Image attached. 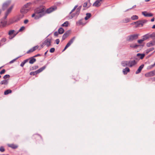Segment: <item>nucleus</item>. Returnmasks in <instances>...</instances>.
Wrapping results in <instances>:
<instances>
[{"mask_svg": "<svg viewBox=\"0 0 155 155\" xmlns=\"http://www.w3.org/2000/svg\"><path fill=\"white\" fill-rule=\"evenodd\" d=\"M28 61H29V58L28 59H26L24 60L23 61L24 62V63H25V64L26 63L28 62Z\"/></svg>", "mask_w": 155, "mask_h": 155, "instance_id": "4d7b16f0", "label": "nucleus"}, {"mask_svg": "<svg viewBox=\"0 0 155 155\" xmlns=\"http://www.w3.org/2000/svg\"><path fill=\"white\" fill-rule=\"evenodd\" d=\"M154 49V48H151L149 49H148L146 50V53L147 54H148L150 51H152Z\"/></svg>", "mask_w": 155, "mask_h": 155, "instance_id": "a878e982", "label": "nucleus"}, {"mask_svg": "<svg viewBox=\"0 0 155 155\" xmlns=\"http://www.w3.org/2000/svg\"><path fill=\"white\" fill-rule=\"evenodd\" d=\"M34 51V50L33 49H32V48H31L27 52V53L29 54L30 53Z\"/></svg>", "mask_w": 155, "mask_h": 155, "instance_id": "79ce46f5", "label": "nucleus"}, {"mask_svg": "<svg viewBox=\"0 0 155 155\" xmlns=\"http://www.w3.org/2000/svg\"><path fill=\"white\" fill-rule=\"evenodd\" d=\"M103 0H97L93 4V6L96 7H98L100 5L99 4L100 2H102Z\"/></svg>", "mask_w": 155, "mask_h": 155, "instance_id": "9b49d317", "label": "nucleus"}, {"mask_svg": "<svg viewBox=\"0 0 155 155\" xmlns=\"http://www.w3.org/2000/svg\"><path fill=\"white\" fill-rule=\"evenodd\" d=\"M68 21H65L61 25L63 27H67L68 26Z\"/></svg>", "mask_w": 155, "mask_h": 155, "instance_id": "2f4dec72", "label": "nucleus"}, {"mask_svg": "<svg viewBox=\"0 0 155 155\" xmlns=\"http://www.w3.org/2000/svg\"><path fill=\"white\" fill-rule=\"evenodd\" d=\"M10 77V76L8 74H6L4 76L3 78L5 80H6L7 78H9Z\"/></svg>", "mask_w": 155, "mask_h": 155, "instance_id": "f704fd0d", "label": "nucleus"}, {"mask_svg": "<svg viewBox=\"0 0 155 155\" xmlns=\"http://www.w3.org/2000/svg\"><path fill=\"white\" fill-rule=\"evenodd\" d=\"M8 79L4 80L2 81L0 83L1 84H5L7 85L8 84Z\"/></svg>", "mask_w": 155, "mask_h": 155, "instance_id": "f3484780", "label": "nucleus"}, {"mask_svg": "<svg viewBox=\"0 0 155 155\" xmlns=\"http://www.w3.org/2000/svg\"><path fill=\"white\" fill-rule=\"evenodd\" d=\"M145 55L144 54L138 53L137 54V56L139 57L140 59H142L144 57Z\"/></svg>", "mask_w": 155, "mask_h": 155, "instance_id": "412c9836", "label": "nucleus"}, {"mask_svg": "<svg viewBox=\"0 0 155 155\" xmlns=\"http://www.w3.org/2000/svg\"><path fill=\"white\" fill-rule=\"evenodd\" d=\"M136 7V5H134V6H133L131 8H130V9H127V10H126V11H125V12H126L127 11H128L129 10L131 9L132 8H134Z\"/></svg>", "mask_w": 155, "mask_h": 155, "instance_id": "13d9d810", "label": "nucleus"}, {"mask_svg": "<svg viewBox=\"0 0 155 155\" xmlns=\"http://www.w3.org/2000/svg\"><path fill=\"white\" fill-rule=\"evenodd\" d=\"M58 32L57 31H55L54 33V35L55 36H58Z\"/></svg>", "mask_w": 155, "mask_h": 155, "instance_id": "5fc2aeb1", "label": "nucleus"}, {"mask_svg": "<svg viewBox=\"0 0 155 155\" xmlns=\"http://www.w3.org/2000/svg\"><path fill=\"white\" fill-rule=\"evenodd\" d=\"M12 92V91L10 89H8L5 91L4 94L5 95H8L9 94L11 93Z\"/></svg>", "mask_w": 155, "mask_h": 155, "instance_id": "b1692460", "label": "nucleus"}, {"mask_svg": "<svg viewBox=\"0 0 155 155\" xmlns=\"http://www.w3.org/2000/svg\"><path fill=\"white\" fill-rule=\"evenodd\" d=\"M155 62L154 64L151 65L150 66V67L149 68H152L153 67L155 66Z\"/></svg>", "mask_w": 155, "mask_h": 155, "instance_id": "052dcab7", "label": "nucleus"}, {"mask_svg": "<svg viewBox=\"0 0 155 155\" xmlns=\"http://www.w3.org/2000/svg\"><path fill=\"white\" fill-rule=\"evenodd\" d=\"M130 20V18H127L122 20V22L123 23H127L129 22Z\"/></svg>", "mask_w": 155, "mask_h": 155, "instance_id": "aec40b11", "label": "nucleus"}, {"mask_svg": "<svg viewBox=\"0 0 155 155\" xmlns=\"http://www.w3.org/2000/svg\"><path fill=\"white\" fill-rule=\"evenodd\" d=\"M69 46H70L69 45H68V44H67L66 45V46H65L64 49V50H63L62 51H64L67 48H68Z\"/></svg>", "mask_w": 155, "mask_h": 155, "instance_id": "3c124183", "label": "nucleus"}, {"mask_svg": "<svg viewBox=\"0 0 155 155\" xmlns=\"http://www.w3.org/2000/svg\"><path fill=\"white\" fill-rule=\"evenodd\" d=\"M142 14L144 16L147 17H152L153 15V14L150 13H147V12L146 11L142 12Z\"/></svg>", "mask_w": 155, "mask_h": 155, "instance_id": "9d476101", "label": "nucleus"}, {"mask_svg": "<svg viewBox=\"0 0 155 155\" xmlns=\"http://www.w3.org/2000/svg\"><path fill=\"white\" fill-rule=\"evenodd\" d=\"M144 40L143 39V38L139 40H138V43L140 44H141L142 43V42L144 41Z\"/></svg>", "mask_w": 155, "mask_h": 155, "instance_id": "09e8293b", "label": "nucleus"}, {"mask_svg": "<svg viewBox=\"0 0 155 155\" xmlns=\"http://www.w3.org/2000/svg\"><path fill=\"white\" fill-rule=\"evenodd\" d=\"M33 137H34V138H36L38 137H39L41 139H42L41 136L40 135L38 134H34L33 135Z\"/></svg>", "mask_w": 155, "mask_h": 155, "instance_id": "e433bc0d", "label": "nucleus"}, {"mask_svg": "<svg viewBox=\"0 0 155 155\" xmlns=\"http://www.w3.org/2000/svg\"><path fill=\"white\" fill-rule=\"evenodd\" d=\"M55 51V48H51L50 50V52L51 53H53Z\"/></svg>", "mask_w": 155, "mask_h": 155, "instance_id": "c03bdc74", "label": "nucleus"}, {"mask_svg": "<svg viewBox=\"0 0 155 155\" xmlns=\"http://www.w3.org/2000/svg\"><path fill=\"white\" fill-rule=\"evenodd\" d=\"M142 68H138V69L136 72V74H138L141 72Z\"/></svg>", "mask_w": 155, "mask_h": 155, "instance_id": "a18cd8bd", "label": "nucleus"}, {"mask_svg": "<svg viewBox=\"0 0 155 155\" xmlns=\"http://www.w3.org/2000/svg\"><path fill=\"white\" fill-rule=\"evenodd\" d=\"M83 19H81L77 23H78L79 25H82L83 24V23L82 22V21Z\"/></svg>", "mask_w": 155, "mask_h": 155, "instance_id": "de8ad7c7", "label": "nucleus"}, {"mask_svg": "<svg viewBox=\"0 0 155 155\" xmlns=\"http://www.w3.org/2000/svg\"><path fill=\"white\" fill-rule=\"evenodd\" d=\"M130 68H124L123 70V72L124 74H126L130 71Z\"/></svg>", "mask_w": 155, "mask_h": 155, "instance_id": "4be33fe9", "label": "nucleus"}, {"mask_svg": "<svg viewBox=\"0 0 155 155\" xmlns=\"http://www.w3.org/2000/svg\"><path fill=\"white\" fill-rule=\"evenodd\" d=\"M28 21V20L27 19L25 20L24 21V23L25 24H27Z\"/></svg>", "mask_w": 155, "mask_h": 155, "instance_id": "680f3d73", "label": "nucleus"}, {"mask_svg": "<svg viewBox=\"0 0 155 155\" xmlns=\"http://www.w3.org/2000/svg\"><path fill=\"white\" fill-rule=\"evenodd\" d=\"M81 7H82V6L81 5L80 6H79L78 8L77 9H78L80 11H81Z\"/></svg>", "mask_w": 155, "mask_h": 155, "instance_id": "0e129e2a", "label": "nucleus"}, {"mask_svg": "<svg viewBox=\"0 0 155 155\" xmlns=\"http://www.w3.org/2000/svg\"><path fill=\"white\" fill-rule=\"evenodd\" d=\"M56 43L58 45L59 44L60 42V40L59 39H57L55 40Z\"/></svg>", "mask_w": 155, "mask_h": 155, "instance_id": "6e6d98bb", "label": "nucleus"}, {"mask_svg": "<svg viewBox=\"0 0 155 155\" xmlns=\"http://www.w3.org/2000/svg\"><path fill=\"white\" fill-rule=\"evenodd\" d=\"M11 3V1H8L3 4L2 6V9L4 11L6 9Z\"/></svg>", "mask_w": 155, "mask_h": 155, "instance_id": "0eeeda50", "label": "nucleus"}, {"mask_svg": "<svg viewBox=\"0 0 155 155\" xmlns=\"http://www.w3.org/2000/svg\"><path fill=\"white\" fill-rule=\"evenodd\" d=\"M87 5H88V6L89 8L91 5V4L90 2V0H88L87 1Z\"/></svg>", "mask_w": 155, "mask_h": 155, "instance_id": "ea45409f", "label": "nucleus"}, {"mask_svg": "<svg viewBox=\"0 0 155 155\" xmlns=\"http://www.w3.org/2000/svg\"><path fill=\"white\" fill-rule=\"evenodd\" d=\"M86 15V16L85 17L84 19L85 20H87L91 17V14L90 13H87Z\"/></svg>", "mask_w": 155, "mask_h": 155, "instance_id": "393cba45", "label": "nucleus"}, {"mask_svg": "<svg viewBox=\"0 0 155 155\" xmlns=\"http://www.w3.org/2000/svg\"><path fill=\"white\" fill-rule=\"evenodd\" d=\"M57 9V7L56 6H52L50 7V8H48L45 11V12H46V13H50L51 12L56 10Z\"/></svg>", "mask_w": 155, "mask_h": 155, "instance_id": "39448f33", "label": "nucleus"}, {"mask_svg": "<svg viewBox=\"0 0 155 155\" xmlns=\"http://www.w3.org/2000/svg\"><path fill=\"white\" fill-rule=\"evenodd\" d=\"M137 63V61L134 60H131L129 61H123L121 62V64L123 67H126V68H128L127 67H134Z\"/></svg>", "mask_w": 155, "mask_h": 155, "instance_id": "f03ea898", "label": "nucleus"}, {"mask_svg": "<svg viewBox=\"0 0 155 155\" xmlns=\"http://www.w3.org/2000/svg\"><path fill=\"white\" fill-rule=\"evenodd\" d=\"M76 15L77 16L76 14V13H73L71 14V15L69 16V18L70 19H72L73 18H74V17H75Z\"/></svg>", "mask_w": 155, "mask_h": 155, "instance_id": "bb28decb", "label": "nucleus"}, {"mask_svg": "<svg viewBox=\"0 0 155 155\" xmlns=\"http://www.w3.org/2000/svg\"><path fill=\"white\" fill-rule=\"evenodd\" d=\"M38 46H35V47H34L32 48V49H33L34 50V51L35 50L37 49L38 48Z\"/></svg>", "mask_w": 155, "mask_h": 155, "instance_id": "864d4df0", "label": "nucleus"}, {"mask_svg": "<svg viewBox=\"0 0 155 155\" xmlns=\"http://www.w3.org/2000/svg\"><path fill=\"white\" fill-rule=\"evenodd\" d=\"M69 31H68L65 32L63 35L62 37V40H64L66 38H67L69 35Z\"/></svg>", "mask_w": 155, "mask_h": 155, "instance_id": "ddd939ff", "label": "nucleus"}, {"mask_svg": "<svg viewBox=\"0 0 155 155\" xmlns=\"http://www.w3.org/2000/svg\"><path fill=\"white\" fill-rule=\"evenodd\" d=\"M5 151V149L3 146H1L0 147V151L1 152H3Z\"/></svg>", "mask_w": 155, "mask_h": 155, "instance_id": "58836bf2", "label": "nucleus"}, {"mask_svg": "<svg viewBox=\"0 0 155 155\" xmlns=\"http://www.w3.org/2000/svg\"><path fill=\"white\" fill-rule=\"evenodd\" d=\"M131 19L132 20H136L138 18V17L136 15H134L132 16L131 17Z\"/></svg>", "mask_w": 155, "mask_h": 155, "instance_id": "7c9ffc66", "label": "nucleus"}, {"mask_svg": "<svg viewBox=\"0 0 155 155\" xmlns=\"http://www.w3.org/2000/svg\"><path fill=\"white\" fill-rule=\"evenodd\" d=\"M155 45V40L151 41L147 44V46L148 47H150Z\"/></svg>", "mask_w": 155, "mask_h": 155, "instance_id": "f8f14e48", "label": "nucleus"}, {"mask_svg": "<svg viewBox=\"0 0 155 155\" xmlns=\"http://www.w3.org/2000/svg\"><path fill=\"white\" fill-rule=\"evenodd\" d=\"M51 38H46L43 42V44L46 45L48 47L51 45Z\"/></svg>", "mask_w": 155, "mask_h": 155, "instance_id": "423d86ee", "label": "nucleus"}, {"mask_svg": "<svg viewBox=\"0 0 155 155\" xmlns=\"http://www.w3.org/2000/svg\"><path fill=\"white\" fill-rule=\"evenodd\" d=\"M15 31L14 30H10L8 32V35H12L13 34L14 32Z\"/></svg>", "mask_w": 155, "mask_h": 155, "instance_id": "72a5a7b5", "label": "nucleus"}, {"mask_svg": "<svg viewBox=\"0 0 155 155\" xmlns=\"http://www.w3.org/2000/svg\"><path fill=\"white\" fill-rule=\"evenodd\" d=\"M45 10V7L42 5L36 8L34 10V12L36 14L35 19H38L45 15L46 14Z\"/></svg>", "mask_w": 155, "mask_h": 155, "instance_id": "f257e3e1", "label": "nucleus"}, {"mask_svg": "<svg viewBox=\"0 0 155 155\" xmlns=\"http://www.w3.org/2000/svg\"><path fill=\"white\" fill-rule=\"evenodd\" d=\"M8 147H11L13 149H15L17 148L18 147V146L17 145L14 144H8Z\"/></svg>", "mask_w": 155, "mask_h": 155, "instance_id": "2eb2a0df", "label": "nucleus"}, {"mask_svg": "<svg viewBox=\"0 0 155 155\" xmlns=\"http://www.w3.org/2000/svg\"><path fill=\"white\" fill-rule=\"evenodd\" d=\"M150 38L153 39H155V32H153L151 34H150Z\"/></svg>", "mask_w": 155, "mask_h": 155, "instance_id": "cd10ccee", "label": "nucleus"}, {"mask_svg": "<svg viewBox=\"0 0 155 155\" xmlns=\"http://www.w3.org/2000/svg\"><path fill=\"white\" fill-rule=\"evenodd\" d=\"M75 37H73L71 39H70V40L69 41V42H68V43L67 44H68V45H69L70 46V45L74 41V40L75 39Z\"/></svg>", "mask_w": 155, "mask_h": 155, "instance_id": "a211bd4d", "label": "nucleus"}, {"mask_svg": "<svg viewBox=\"0 0 155 155\" xmlns=\"http://www.w3.org/2000/svg\"><path fill=\"white\" fill-rule=\"evenodd\" d=\"M29 10L28 9H26L24 7H23L21 9L20 12L22 13H27Z\"/></svg>", "mask_w": 155, "mask_h": 155, "instance_id": "dca6fc26", "label": "nucleus"}, {"mask_svg": "<svg viewBox=\"0 0 155 155\" xmlns=\"http://www.w3.org/2000/svg\"><path fill=\"white\" fill-rule=\"evenodd\" d=\"M31 5V3H28L25 4L24 7L26 9H28L27 8H28L29 6Z\"/></svg>", "mask_w": 155, "mask_h": 155, "instance_id": "c756f323", "label": "nucleus"}, {"mask_svg": "<svg viewBox=\"0 0 155 155\" xmlns=\"http://www.w3.org/2000/svg\"><path fill=\"white\" fill-rule=\"evenodd\" d=\"M78 5H76L74 6V8L72 9V10L70 12L69 14H71L74 11H75V10L78 7Z\"/></svg>", "mask_w": 155, "mask_h": 155, "instance_id": "473e14b6", "label": "nucleus"}, {"mask_svg": "<svg viewBox=\"0 0 155 155\" xmlns=\"http://www.w3.org/2000/svg\"><path fill=\"white\" fill-rule=\"evenodd\" d=\"M25 63L23 61L22 62L20 66L21 67H23L24 65L25 64Z\"/></svg>", "mask_w": 155, "mask_h": 155, "instance_id": "bf43d9fd", "label": "nucleus"}, {"mask_svg": "<svg viewBox=\"0 0 155 155\" xmlns=\"http://www.w3.org/2000/svg\"><path fill=\"white\" fill-rule=\"evenodd\" d=\"M6 41V39L5 38H2L1 40V41L2 42H4Z\"/></svg>", "mask_w": 155, "mask_h": 155, "instance_id": "8fccbe9b", "label": "nucleus"}, {"mask_svg": "<svg viewBox=\"0 0 155 155\" xmlns=\"http://www.w3.org/2000/svg\"><path fill=\"white\" fill-rule=\"evenodd\" d=\"M45 69V68H39L38 70L35 71L31 72L30 73V74L31 75H35L41 72Z\"/></svg>", "mask_w": 155, "mask_h": 155, "instance_id": "1a4fd4ad", "label": "nucleus"}, {"mask_svg": "<svg viewBox=\"0 0 155 155\" xmlns=\"http://www.w3.org/2000/svg\"><path fill=\"white\" fill-rule=\"evenodd\" d=\"M25 29V27L24 26H22L19 30V31L21 32L23 31Z\"/></svg>", "mask_w": 155, "mask_h": 155, "instance_id": "49530a36", "label": "nucleus"}, {"mask_svg": "<svg viewBox=\"0 0 155 155\" xmlns=\"http://www.w3.org/2000/svg\"><path fill=\"white\" fill-rule=\"evenodd\" d=\"M147 21L146 20H139L136 22H134V23H135L137 25V27L139 26L140 25H141V26H143V24L146 23Z\"/></svg>", "mask_w": 155, "mask_h": 155, "instance_id": "20e7f679", "label": "nucleus"}, {"mask_svg": "<svg viewBox=\"0 0 155 155\" xmlns=\"http://www.w3.org/2000/svg\"><path fill=\"white\" fill-rule=\"evenodd\" d=\"M140 46H141V45H134V46L130 45V47H131L133 48H137L138 47Z\"/></svg>", "mask_w": 155, "mask_h": 155, "instance_id": "a19ab883", "label": "nucleus"}, {"mask_svg": "<svg viewBox=\"0 0 155 155\" xmlns=\"http://www.w3.org/2000/svg\"><path fill=\"white\" fill-rule=\"evenodd\" d=\"M80 12V11L78 9H77L76 11V14L77 16H78Z\"/></svg>", "mask_w": 155, "mask_h": 155, "instance_id": "4c0bfd02", "label": "nucleus"}, {"mask_svg": "<svg viewBox=\"0 0 155 155\" xmlns=\"http://www.w3.org/2000/svg\"><path fill=\"white\" fill-rule=\"evenodd\" d=\"M139 34H135L128 36L126 38V40L128 41H132L137 39L138 38Z\"/></svg>", "mask_w": 155, "mask_h": 155, "instance_id": "7ed1b4c3", "label": "nucleus"}, {"mask_svg": "<svg viewBox=\"0 0 155 155\" xmlns=\"http://www.w3.org/2000/svg\"><path fill=\"white\" fill-rule=\"evenodd\" d=\"M29 61L30 64H33L36 61V59L34 57H31L29 58Z\"/></svg>", "mask_w": 155, "mask_h": 155, "instance_id": "4468645a", "label": "nucleus"}, {"mask_svg": "<svg viewBox=\"0 0 155 155\" xmlns=\"http://www.w3.org/2000/svg\"><path fill=\"white\" fill-rule=\"evenodd\" d=\"M144 64H142L138 68H143L144 67Z\"/></svg>", "mask_w": 155, "mask_h": 155, "instance_id": "338daca9", "label": "nucleus"}, {"mask_svg": "<svg viewBox=\"0 0 155 155\" xmlns=\"http://www.w3.org/2000/svg\"><path fill=\"white\" fill-rule=\"evenodd\" d=\"M9 13L8 12L6 11V12L5 13V15L7 16Z\"/></svg>", "mask_w": 155, "mask_h": 155, "instance_id": "69168bd1", "label": "nucleus"}, {"mask_svg": "<svg viewBox=\"0 0 155 155\" xmlns=\"http://www.w3.org/2000/svg\"><path fill=\"white\" fill-rule=\"evenodd\" d=\"M143 39L144 41L148 39L149 38H150V35L149 34H147L144 35L143 36Z\"/></svg>", "mask_w": 155, "mask_h": 155, "instance_id": "6ab92c4d", "label": "nucleus"}, {"mask_svg": "<svg viewBox=\"0 0 155 155\" xmlns=\"http://www.w3.org/2000/svg\"><path fill=\"white\" fill-rule=\"evenodd\" d=\"M155 75V70L150 71L145 74V76L147 77H150Z\"/></svg>", "mask_w": 155, "mask_h": 155, "instance_id": "6e6552de", "label": "nucleus"}, {"mask_svg": "<svg viewBox=\"0 0 155 155\" xmlns=\"http://www.w3.org/2000/svg\"><path fill=\"white\" fill-rule=\"evenodd\" d=\"M36 16V14L35 13L34 14H33L32 15L31 17H35H35Z\"/></svg>", "mask_w": 155, "mask_h": 155, "instance_id": "e2e57ef3", "label": "nucleus"}, {"mask_svg": "<svg viewBox=\"0 0 155 155\" xmlns=\"http://www.w3.org/2000/svg\"><path fill=\"white\" fill-rule=\"evenodd\" d=\"M5 69H3L2 71H1L0 72V74H2L5 73Z\"/></svg>", "mask_w": 155, "mask_h": 155, "instance_id": "603ef678", "label": "nucleus"}, {"mask_svg": "<svg viewBox=\"0 0 155 155\" xmlns=\"http://www.w3.org/2000/svg\"><path fill=\"white\" fill-rule=\"evenodd\" d=\"M58 32L60 34H62L64 32V30L62 28H60L58 30Z\"/></svg>", "mask_w": 155, "mask_h": 155, "instance_id": "5701e85b", "label": "nucleus"}, {"mask_svg": "<svg viewBox=\"0 0 155 155\" xmlns=\"http://www.w3.org/2000/svg\"><path fill=\"white\" fill-rule=\"evenodd\" d=\"M13 8V6H11L7 10V12H8L10 13L11 12Z\"/></svg>", "mask_w": 155, "mask_h": 155, "instance_id": "c85d7f7f", "label": "nucleus"}, {"mask_svg": "<svg viewBox=\"0 0 155 155\" xmlns=\"http://www.w3.org/2000/svg\"><path fill=\"white\" fill-rule=\"evenodd\" d=\"M151 79L153 81H155V77L153 78H151Z\"/></svg>", "mask_w": 155, "mask_h": 155, "instance_id": "774afa93", "label": "nucleus"}, {"mask_svg": "<svg viewBox=\"0 0 155 155\" xmlns=\"http://www.w3.org/2000/svg\"><path fill=\"white\" fill-rule=\"evenodd\" d=\"M83 7L84 8H88L89 7L88 6V5L87 4V2H85L84 4Z\"/></svg>", "mask_w": 155, "mask_h": 155, "instance_id": "c9c22d12", "label": "nucleus"}, {"mask_svg": "<svg viewBox=\"0 0 155 155\" xmlns=\"http://www.w3.org/2000/svg\"><path fill=\"white\" fill-rule=\"evenodd\" d=\"M19 57H18L16 58H15V59H13V60H12L10 61L9 62V64H11L13 63L17 59H18Z\"/></svg>", "mask_w": 155, "mask_h": 155, "instance_id": "37998d69", "label": "nucleus"}]
</instances>
